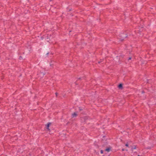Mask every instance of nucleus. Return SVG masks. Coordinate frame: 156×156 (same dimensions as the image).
I'll return each mask as SVG.
<instances>
[{
    "instance_id": "4468645a",
    "label": "nucleus",
    "mask_w": 156,
    "mask_h": 156,
    "mask_svg": "<svg viewBox=\"0 0 156 156\" xmlns=\"http://www.w3.org/2000/svg\"><path fill=\"white\" fill-rule=\"evenodd\" d=\"M48 53H47V54L48 55Z\"/></svg>"
},
{
    "instance_id": "f257e3e1",
    "label": "nucleus",
    "mask_w": 156,
    "mask_h": 156,
    "mask_svg": "<svg viewBox=\"0 0 156 156\" xmlns=\"http://www.w3.org/2000/svg\"><path fill=\"white\" fill-rule=\"evenodd\" d=\"M120 36L121 37V41L123 40L125 38L127 37L126 34L124 33L121 34H120Z\"/></svg>"
},
{
    "instance_id": "2eb2a0df",
    "label": "nucleus",
    "mask_w": 156,
    "mask_h": 156,
    "mask_svg": "<svg viewBox=\"0 0 156 156\" xmlns=\"http://www.w3.org/2000/svg\"><path fill=\"white\" fill-rule=\"evenodd\" d=\"M80 109V110H82L81 109Z\"/></svg>"
},
{
    "instance_id": "ddd939ff",
    "label": "nucleus",
    "mask_w": 156,
    "mask_h": 156,
    "mask_svg": "<svg viewBox=\"0 0 156 156\" xmlns=\"http://www.w3.org/2000/svg\"><path fill=\"white\" fill-rule=\"evenodd\" d=\"M122 151H124V150H124V149H122Z\"/></svg>"
},
{
    "instance_id": "f8f14e48",
    "label": "nucleus",
    "mask_w": 156,
    "mask_h": 156,
    "mask_svg": "<svg viewBox=\"0 0 156 156\" xmlns=\"http://www.w3.org/2000/svg\"><path fill=\"white\" fill-rule=\"evenodd\" d=\"M57 94H57V93H55V94H56V96H57Z\"/></svg>"
},
{
    "instance_id": "1a4fd4ad",
    "label": "nucleus",
    "mask_w": 156,
    "mask_h": 156,
    "mask_svg": "<svg viewBox=\"0 0 156 156\" xmlns=\"http://www.w3.org/2000/svg\"><path fill=\"white\" fill-rule=\"evenodd\" d=\"M101 154L103 153V151L102 150H101Z\"/></svg>"
},
{
    "instance_id": "39448f33",
    "label": "nucleus",
    "mask_w": 156,
    "mask_h": 156,
    "mask_svg": "<svg viewBox=\"0 0 156 156\" xmlns=\"http://www.w3.org/2000/svg\"><path fill=\"white\" fill-rule=\"evenodd\" d=\"M136 149V146H134L133 147H132L131 148V150L132 151H133V150L134 149Z\"/></svg>"
},
{
    "instance_id": "6e6552de",
    "label": "nucleus",
    "mask_w": 156,
    "mask_h": 156,
    "mask_svg": "<svg viewBox=\"0 0 156 156\" xmlns=\"http://www.w3.org/2000/svg\"><path fill=\"white\" fill-rule=\"evenodd\" d=\"M129 143H127L126 144H125V146L127 147H128L129 146Z\"/></svg>"
},
{
    "instance_id": "20e7f679",
    "label": "nucleus",
    "mask_w": 156,
    "mask_h": 156,
    "mask_svg": "<svg viewBox=\"0 0 156 156\" xmlns=\"http://www.w3.org/2000/svg\"><path fill=\"white\" fill-rule=\"evenodd\" d=\"M51 123H48V124H47V129H48L49 130V127L50 126V125H51Z\"/></svg>"
},
{
    "instance_id": "423d86ee",
    "label": "nucleus",
    "mask_w": 156,
    "mask_h": 156,
    "mask_svg": "<svg viewBox=\"0 0 156 156\" xmlns=\"http://www.w3.org/2000/svg\"><path fill=\"white\" fill-rule=\"evenodd\" d=\"M110 148H108L105 149V151L108 152L110 151Z\"/></svg>"
},
{
    "instance_id": "f03ea898",
    "label": "nucleus",
    "mask_w": 156,
    "mask_h": 156,
    "mask_svg": "<svg viewBox=\"0 0 156 156\" xmlns=\"http://www.w3.org/2000/svg\"><path fill=\"white\" fill-rule=\"evenodd\" d=\"M77 115L76 113H73L72 114V117L73 118H74L76 117L77 116Z\"/></svg>"
},
{
    "instance_id": "9d476101",
    "label": "nucleus",
    "mask_w": 156,
    "mask_h": 156,
    "mask_svg": "<svg viewBox=\"0 0 156 156\" xmlns=\"http://www.w3.org/2000/svg\"><path fill=\"white\" fill-rule=\"evenodd\" d=\"M22 58V57L21 56H20V57H19V59L20 60H21Z\"/></svg>"
},
{
    "instance_id": "7ed1b4c3",
    "label": "nucleus",
    "mask_w": 156,
    "mask_h": 156,
    "mask_svg": "<svg viewBox=\"0 0 156 156\" xmlns=\"http://www.w3.org/2000/svg\"><path fill=\"white\" fill-rule=\"evenodd\" d=\"M87 118V117H84L82 118L81 119L82 122H85V119H86Z\"/></svg>"
},
{
    "instance_id": "dca6fc26",
    "label": "nucleus",
    "mask_w": 156,
    "mask_h": 156,
    "mask_svg": "<svg viewBox=\"0 0 156 156\" xmlns=\"http://www.w3.org/2000/svg\"><path fill=\"white\" fill-rule=\"evenodd\" d=\"M138 156H140L139 155H138Z\"/></svg>"
},
{
    "instance_id": "9b49d317",
    "label": "nucleus",
    "mask_w": 156,
    "mask_h": 156,
    "mask_svg": "<svg viewBox=\"0 0 156 156\" xmlns=\"http://www.w3.org/2000/svg\"><path fill=\"white\" fill-rule=\"evenodd\" d=\"M130 59H131V57H129V58L128 59V60H130Z\"/></svg>"
},
{
    "instance_id": "0eeeda50",
    "label": "nucleus",
    "mask_w": 156,
    "mask_h": 156,
    "mask_svg": "<svg viewBox=\"0 0 156 156\" xmlns=\"http://www.w3.org/2000/svg\"><path fill=\"white\" fill-rule=\"evenodd\" d=\"M119 88H121L122 87V84H120L119 85V86H118Z\"/></svg>"
}]
</instances>
